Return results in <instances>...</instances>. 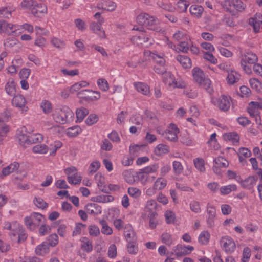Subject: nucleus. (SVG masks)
I'll return each mask as SVG.
<instances>
[{
	"label": "nucleus",
	"instance_id": "obj_1",
	"mask_svg": "<svg viewBox=\"0 0 262 262\" xmlns=\"http://www.w3.org/2000/svg\"><path fill=\"white\" fill-rule=\"evenodd\" d=\"M193 80L199 85L204 89L209 94L213 92L211 80L205 76L203 71L198 67L194 68L192 70Z\"/></svg>",
	"mask_w": 262,
	"mask_h": 262
},
{
	"label": "nucleus",
	"instance_id": "obj_2",
	"mask_svg": "<svg viewBox=\"0 0 262 262\" xmlns=\"http://www.w3.org/2000/svg\"><path fill=\"white\" fill-rule=\"evenodd\" d=\"M74 116L72 110L66 106L56 108L53 114L54 120L61 124H64L73 121Z\"/></svg>",
	"mask_w": 262,
	"mask_h": 262
},
{
	"label": "nucleus",
	"instance_id": "obj_3",
	"mask_svg": "<svg viewBox=\"0 0 262 262\" xmlns=\"http://www.w3.org/2000/svg\"><path fill=\"white\" fill-rule=\"evenodd\" d=\"M133 30L139 31V34L133 36L131 38L134 44L138 46H145L146 47L153 44V38L146 32L143 31L142 27H134Z\"/></svg>",
	"mask_w": 262,
	"mask_h": 262
},
{
	"label": "nucleus",
	"instance_id": "obj_4",
	"mask_svg": "<svg viewBox=\"0 0 262 262\" xmlns=\"http://www.w3.org/2000/svg\"><path fill=\"white\" fill-rule=\"evenodd\" d=\"M221 5L226 11L230 13L242 12L246 8V5L241 0H224Z\"/></svg>",
	"mask_w": 262,
	"mask_h": 262
},
{
	"label": "nucleus",
	"instance_id": "obj_5",
	"mask_svg": "<svg viewBox=\"0 0 262 262\" xmlns=\"http://www.w3.org/2000/svg\"><path fill=\"white\" fill-rule=\"evenodd\" d=\"M232 101L229 96L223 95L220 97H212L211 103L216 106L220 111L224 112L228 111L230 108L231 103Z\"/></svg>",
	"mask_w": 262,
	"mask_h": 262
},
{
	"label": "nucleus",
	"instance_id": "obj_6",
	"mask_svg": "<svg viewBox=\"0 0 262 262\" xmlns=\"http://www.w3.org/2000/svg\"><path fill=\"white\" fill-rule=\"evenodd\" d=\"M162 80L165 84L173 89H183L186 86V83L183 80H177L174 76L170 72L164 73L162 76Z\"/></svg>",
	"mask_w": 262,
	"mask_h": 262
},
{
	"label": "nucleus",
	"instance_id": "obj_7",
	"mask_svg": "<svg viewBox=\"0 0 262 262\" xmlns=\"http://www.w3.org/2000/svg\"><path fill=\"white\" fill-rule=\"evenodd\" d=\"M258 61L257 55L251 52L246 53L242 56L241 60V65L243 70L248 74L252 73L251 68L250 66L247 65L248 64H255Z\"/></svg>",
	"mask_w": 262,
	"mask_h": 262
},
{
	"label": "nucleus",
	"instance_id": "obj_8",
	"mask_svg": "<svg viewBox=\"0 0 262 262\" xmlns=\"http://www.w3.org/2000/svg\"><path fill=\"white\" fill-rule=\"evenodd\" d=\"M220 244L223 250L227 254L233 253L236 248L234 239L229 236L222 237L220 239Z\"/></svg>",
	"mask_w": 262,
	"mask_h": 262
},
{
	"label": "nucleus",
	"instance_id": "obj_9",
	"mask_svg": "<svg viewBox=\"0 0 262 262\" xmlns=\"http://www.w3.org/2000/svg\"><path fill=\"white\" fill-rule=\"evenodd\" d=\"M179 133V129L176 125L171 123L169 125L167 129L163 134L164 138L171 142H176L178 141V134Z\"/></svg>",
	"mask_w": 262,
	"mask_h": 262
},
{
	"label": "nucleus",
	"instance_id": "obj_10",
	"mask_svg": "<svg viewBox=\"0 0 262 262\" xmlns=\"http://www.w3.org/2000/svg\"><path fill=\"white\" fill-rule=\"evenodd\" d=\"M248 24L252 26L253 31L257 33L262 29V14L256 13L248 19Z\"/></svg>",
	"mask_w": 262,
	"mask_h": 262
},
{
	"label": "nucleus",
	"instance_id": "obj_11",
	"mask_svg": "<svg viewBox=\"0 0 262 262\" xmlns=\"http://www.w3.org/2000/svg\"><path fill=\"white\" fill-rule=\"evenodd\" d=\"M15 226L13 231L10 233V236H16L18 235V242L20 243L24 242L27 237V235L25 232V230L21 226H20L17 223H15Z\"/></svg>",
	"mask_w": 262,
	"mask_h": 262
},
{
	"label": "nucleus",
	"instance_id": "obj_12",
	"mask_svg": "<svg viewBox=\"0 0 262 262\" xmlns=\"http://www.w3.org/2000/svg\"><path fill=\"white\" fill-rule=\"evenodd\" d=\"M144 55L153 59L159 66H164L165 63V55L162 53L152 52L147 50L144 52Z\"/></svg>",
	"mask_w": 262,
	"mask_h": 262
},
{
	"label": "nucleus",
	"instance_id": "obj_13",
	"mask_svg": "<svg viewBox=\"0 0 262 262\" xmlns=\"http://www.w3.org/2000/svg\"><path fill=\"white\" fill-rule=\"evenodd\" d=\"M101 97L100 93L89 90H83V100L90 103L98 100Z\"/></svg>",
	"mask_w": 262,
	"mask_h": 262
},
{
	"label": "nucleus",
	"instance_id": "obj_14",
	"mask_svg": "<svg viewBox=\"0 0 262 262\" xmlns=\"http://www.w3.org/2000/svg\"><path fill=\"white\" fill-rule=\"evenodd\" d=\"M173 250L177 256L181 257L190 254L194 250V248L191 246H185L182 245H178L173 248Z\"/></svg>",
	"mask_w": 262,
	"mask_h": 262
},
{
	"label": "nucleus",
	"instance_id": "obj_15",
	"mask_svg": "<svg viewBox=\"0 0 262 262\" xmlns=\"http://www.w3.org/2000/svg\"><path fill=\"white\" fill-rule=\"evenodd\" d=\"M207 224L209 228H212L214 226V220L216 217V210L214 206L207 205Z\"/></svg>",
	"mask_w": 262,
	"mask_h": 262
},
{
	"label": "nucleus",
	"instance_id": "obj_16",
	"mask_svg": "<svg viewBox=\"0 0 262 262\" xmlns=\"http://www.w3.org/2000/svg\"><path fill=\"white\" fill-rule=\"evenodd\" d=\"M12 103L13 106L21 109L23 112L27 111V107L26 106L27 101L23 95H15L12 99Z\"/></svg>",
	"mask_w": 262,
	"mask_h": 262
},
{
	"label": "nucleus",
	"instance_id": "obj_17",
	"mask_svg": "<svg viewBox=\"0 0 262 262\" xmlns=\"http://www.w3.org/2000/svg\"><path fill=\"white\" fill-rule=\"evenodd\" d=\"M159 25V20L157 18L149 14L148 20L146 27L150 30H152L157 32H160L162 31V29Z\"/></svg>",
	"mask_w": 262,
	"mask_h": 262
},
{
	"label": "nucleus",
	"instance_id": "obj_18",
	"mask_svg": "<svg viewBox=\"0 0 262 262\" xmlns=\"http://www.w3.org/2000/svg\"><path fill=\"white\" fill-rule=\"evenodd\" d=\"M136 177L140 183L143 185H145L148 183L152 182L156 179L155 176L149 175L142 170L137 173Z\"/></svg>",
	"mask_w": 262,
	"mask_h": 262
},
{
	"label": "nucleus",
	"instance_id": "obj_19",
	"mask_svg": "<svg viewBox=\"0 0 262 262\" xmlns=\"http://www.w3.org/2000/svg\"><path fill=\"white\" fill-rule=\"evenodd\" d=\"M124 235L127 242H136L137 236L130 225L127 224L125 226Z\"/></svg>",
	"mask_w": 262,
	"mask_h": 262
},
{
	"label": "nucleus",
	"instance_id": "obj_20",
	"mask_svg": "<svg viewBox=\"0 0 262 262\" xmlns=\"http://www.w3.org/2000/svg\"><path fill=\"white\" fill-rule=\"evenodd\" d=\"M133 85L137 91L144 95L148 96L150 94V88L148 85L141 82H135Z\"/></svg>",
	"mask_w": 262,
	"mask_h": 262
},
{
	"label": "nucleus",
	"instance_id": "obj_21",
	"mask_svg": "<svg viewBox=\"0 0 262 262\" xmlns=\"http://www.w3.org/2000/svg\"><path fill=\"white\" fill-rule=\"evenodd\" d=\"M47 12V8L42 4H38L35 1L34 5L31 8V13L35 16H38L40 13H45Z\"/></svg>",
	"mask_w": 262,
	"mask_h": 262
},
{
	"label": "nucleus",
	"instance_id": "obj_22",
	"mask_svg": "<svg viewBox=\"0 0 262 262\" xmlns=\"http://www.w3.org/2000/svg\"><path fill=\"white\" fill-rule=\"evenodd\" d=\"M97 7L99 9L112 11L116 9V4L115 2L108 0L99 3L97 5Z\"/></svg>",
	"mask_w": 262,
	"mask_h": 262
},
{
	"label": "nucleus",
	"instance_id": "obj_23",
	"mask_svg": "<svg viewBox=\"0 0 262 262\" xmlns=\"http://www.w3.org/2000/svg\"><path fill=\"white\" fill-rule=\"evenodd\" d=\"M262 109V104L257 102L252 101L247 108L248 112L250 116L254 117L258 115V108Z\"/></svg>",
	"mask_w": 262,
	"mask_h": 262
},
{
	"label": "nucleus",
	"instance_id": "obj_24",
	"mask_svg": "<svg viewBox=\"0 0 262 262\" xmlns=\"http://www.w3.org/2000/svg\"><path fill=\"white\" fill-rule=\"evenodd\" d=\"M86 212L92 215H96L101 213V208L95 203L88 204L85 207Z\"/></svg>",
	"mask_w": 262,
	"mask_h": 262
},
{
	"label": "nucleus",
	"instance_id": "obj_25",
	"mask_svg": "<svg viewBox=\"0 0 262 262\" xmlns=\"http://www.w3.org/2000/svg\"><path fill=\"white\" fill-rule=\"evenodd\" d=\"M95 179L99 190L103 192L107 193L108 190L105 185V178L101 173H97L95 175Z\"/></svg>",
	"mask_w": 262,
	"mask_h": 262
},
{
	"label": "nucleus",
	"instance_id": "obj_26",
	"mask_svg": "<svg viewBox=\"0 0 262 262\" xmlns=\"http://www.w3.org/2000/svg\"><path fill=\"white\" fill-rule=\"evenodd\" d=\"M101 25L99 23H92L90 25V29L93 32L97 34L101 38L104 39L106 37V35L105 31L101 29Z\"/></svg>",
	"mask_w": 262,
	"mask_h": 262
},
{
	"label": "nucleus",
	"instance_id": "obj_27",
	"mask_svg": "<svg viewBox=\"0 0 262 262\" xmlns=\"http://www.w3.org/2000/svg\"><path fill=\"white\" fill-rule=\"evenodd\" d=\"M241 78L239 74L234 70H231L228 74L226 78L227 83L230 85H233L235 83L237 82Z\"/></svg>",
	"mask_w": 262,
	"mask_h": 262
},
{
	"label": "nucleus",
	"instance_id": "obj_28",
	"mask_svg": "<svg viewBox=\"0 0 262 262\" xmlns=\"http://www.w3.org/2000/svg\"><path fill=\"white\" fill-rule=\"evenodd\" d=\"M176 59L184 68L186 69L191 67V60L187 56L179 55L176 57Z\"/></svg>",
	"mask_w": 262,
	"mask_h": 262
},
{
	"label": "nucleus",
	"instance_id": "obj_29",
	"mask_svg": "<svg viewBox=\"0 0 262 262\" xmlns=\"http://www.w3.org/2000/svg\"><path fill=\"white\" fill-rule=\"evenodd\" d=\"M50 246L48 242H43L41 244L37 246L35 248V252L37 255H44L49 253Z\"/></svg>",
	"mask_w": 262,
	"mask_h": 262
},
{
	"label": "nucleus",
	"instance_id": "obj_30",
	"mask_svg": "<svg viewBox=\"0 0 262 262\" xmlns=\"http://www.w3.org/2000/svg\"><path fill=\"white\" fill-rule=\"evenodd\" d=\"M15 28V25L8 23L4 20H0V33L6 32L11 34L9 31ZM15 29L16 30V29Z\"/></svg>",
	"mask_w": 262,
	"mask_h": 262
},
{
	"label": "nucleus",
	"instance_id": "obj_31",
	"mask_svg": "<svg viewBox=\"0 0 262 262\" xmlns=\"http://www.w3.org/2000/svg\"><path fill=\"white\" fill-rule=\"evenodd\" d=\"M204 8L200 5H192L189 8V12L191 14L196 18L201 17Z\"/></svg>",
	"mask_w": 262,
	"mask_h": 262
},
{
	"label": "nucleus",
	"instance_id": "obj_32",
	"mask_svg": "<svg viewBox=\"0 0 262 262\" xmlns=\"http://www.w3.org/2000/svg\"><path fill=\"white\" fill-rule=\"evenodd\" d=\"M70 92L72 94L76 95L80 98L79 102H81L82 83L80 82L75 83L70 88Z\"/></svg>",
	"mask_w": 262,
	"mask_h": 262
},
{
	"label": "nucleus",
	"instance_id": "obj_33",
	"mask_svg": "<svg viewBox=\"0 0 262 262\" xmlns=\"http://www.w3.org/2000/svg\"><path fill=\"white\" fill-rule=\"evenodd\" d=\"M256 180L257 179L254 176L249 177L245 180L242 181L241 184L245 188L250 189L256 184Z\"/></svg>",
	"mask_w": 262,
	"mask_h": 262
},
{
	"label": "nucleus",
	"instance_id": "obj_34",
	"mask_svg": "<svg viewBox=\"0 0 262 262\" xmlns=\"http://www.w3.org/2000/svg\"><path fill=\"white\" fill-rule=\"evenodd\" d=\"M114 198L111 195L102 194L94 198V201L99 203H106L113 202Z\"/></svg>",
	"mask_w": 262,
	"mask_h": 262
},
{
	"label": "nucleus",
	"instance_id": "obj_35",
	"mask_svg": "<svg viewBox=\"0 0 262 262\" xmlns=\"http://www.w3.org/2000/svg\"><path fill=\"white\" fill-rule=\"evenodd\" d=\"M251 88L257 92L262 91V83L256 78H251L249 80Z\"/></svg>",
	"mask_w": 262,
	"mask_h": 262
},
{
	"label": "nucleus",
	"instance_id": "obj_36",
	"mask_svg": "<svg viewBox=\"0 0 262 262\" xmlns=\"http://www.w3.org/2000/svg\"><path fill=\"white\" fill-rule=\"evenodd\" d=\"M168 146L163 144H158L155 148V153L156 155L160 156L169 152Z\"/></svg>",
	"mask_w": 262,
	"mask_h": 262
},
{
	"label": "nucleus",
	"instance_id": "obj_37",
	"mask_svg": "<svg viewBox=\"0 0 262 262\" xmlns=\"http://www.w3.org/2000/svg\"><path fill=\"white\" fill-rule=\"evenodd\" d=\"M238 155L239 161L241 162H243L244 161L245 158H247L251 156V152L250 150L247 148L241 147L238 149Z\"/></svg>",
	"mask_w": 262,
	"mask_h": 262
},
{
	"label": "nucleus",
	"instance_id": "obj_38",
	"mask_svg": "<svg viewBox=\"0 0 262 262\" xmlns=\"http://www.w3.org/2000/svg\"><path fill=\"white\" fill-rule=\"evenodd\" d=\"M173 38L177 41L181 42L187 41L189 39V36L185 32L181 31H177L173 35Z\"/></svg>",
	"mask_w": 262,
	"mask_h": 262
},
{
	"label": "nucleus",
	"instance_id": "obj_39",
	"mask_svg": "<svg viewBox=\"0 0 262 262\" xmlns=\"http://www.w3.org/2000/svg\"><path fill=\"white\" fill-rule=\"evenodd\" d=\"M167 185V180L162 177L158 178L155 181L153 186L157 190L164 189Z\"/></svg>",
	"mask_w": 262,
	"mask_h": 262
},
{
	"label": "nucleus",
	"instance_id": "obj_40",
	"mask_svg": "<svg viewBox=\"0 0 262 262\" xmlns=\"http://www.w3.org/2000/svg\"><path fill=\"white\" fill-rule=\"evenodd\" d=\"M31 215L33 223H34L35 229L37 226H38L40 224L43 223L45 220V217L40 213L34 212L32 213Z\"/></svg>",
	"mask_w": 262,
	"mask_h": 262
},
{
	"label": "nucleus",
	"instance_id": "obj_41",
	"mask_svg": "<svg viewBox=\"0 0 262 262\" xmlns=\"http://www.w3.org/2000/svg\"><path fill=\"white\" fill-rule=\"evenodd\" d=\"M5 90L7 94L13 96L15 94V84L13 81H9L5 85Z\"/></svg>",
	"mask_w": 262,
	"mask_h": 262
},
{
	"label": "nucleus",
	"instance_id": "obj_42",
	"mask_svg": "<svg viewBox=\"0 0 262 262\" xmlns=\"http://www.w3.org/2000/svg\"><path fill=\"white\" fill-rule=\"evenodd\" d=\"M161 238L163 243L169 246L173 244L174 241L172 235L167 232H164L162 234Z\"/></svg>",
	"mask_w": 262,
	"mask_h": 262
},
{
	"label": "nucleus",
	"instance_id": "obj_43",
	"mask_svg": "<svg viewBox=\"0 0 262 262\" xmlns=\"http://www.w3.org/2000/svg\"><path fill=\"white\" fill-rule=\"evenodd\" d=\"M123 176L125 181L129 184H133L136 181L134 173L130 170H125L123 171Z\"/></svg>",
	"mask_w": 262,
	"mask_h": 262
},
{
	"label": "nucleus",
	"instance_id": "obj_44",
	"mask_svg": "<svg viewBox=\"0 0 262 262\" xmlns=\"http://www.w3.org/2000/svg\"><path fill=\"white\" fill-rule=\"evenodd\" d=\"M100 224L102 226L101 232L102 233L106 235H111L113 233V230L110 227L106 221L104 220H102L99 221Z\"/></svg>",
	"mask_w": 262,
	"mask_h": 262
},
{
	"label": "nucleus",
	"instance_id": "obj_45",
	"mask_svg": "<svg viewBox=\"0 0 262 262\" xmlns=\"http://www.w3.org/2000/svg\"><path fill=\"white\" fill-rule=\"evenodd\" d=\"M29 138V135H27L22 132H20L17 135V139L19 143L22 146L25 145L26 144H30Z\"/></svg>",
	"mask_w": 262,
	"mask_h": 262
},
{
	"label": "nucleus",
	"instance_id": "obj_46",
	"mask_svg": "<svg viewBox=\"0 0 262 262\" xmlns=\"http://www.w3.org/2000/svg\"><path fill=\"white\" fill-rule=\"evenodd\" d=\"M224 138L228 140L231 141L233 143H237L239 140V137L236 132H230L224 134Z\"/></svg>",
	"mask_w": 262,
	"mask_h": 262
},
{
	"label": "nucleus",
	"instance_id": "obj_47",
	"mask_svg": "<svg viewBox=\"0 0 262 262\" xmlns=\"http://www.w3.org/2000/svg\"><path fill=\"white\" fill-rule=\"evenodd\" d=\"M193 163L195 167L201 172H203L205 170L204 165V160L202 158H197L193 160Z\"/></svg>",
	"mask_w": 262,
	"mask_h": 262
},
{
	"label": "nucleus",
	"instance_id": "obj_48",
	"mask_svg": "<svg viewBox=\"0 0 262 262\" xmlns=\"http://www.w3.org/2000/svg\"><path fill=\"white\" fill-rule=\"evenodd\" d=\"M49 150V148L45 144H37L34 146L32 148V151L34 153L41 154H46Z\"/></svg>",
	"mask_w": 262,
	"mask_h": 262
},
{
	"label": "nucleus",
	"instance_id": "obj_49",
	"mask_svg": "<svg viewBox=\"0 0 262 262\" xmlns=\"http://www.w3.org/2000/svg\"><path fill=\"white\" fill-rule=\"evenodd\" d=\"M149 14L142 13L137 17V22L140 25L146 26L148 20Z\"/></svg>",
	"mask_w": 262,
	"mask_h": 262
},
{
	"label": "nucleus",
	"instance_id": "obj_50",
	"mask_svg": "<svg viewBox=\"0 0 262 262\" xmlns=\"http://www.w3.org/2000/svg\"><path fill=\"white\" fill-rule=\"evenodd\" d=\"M210 233L207 231H202L199 236V242L202 245L207 244L210 238Z\"/></svg>",
	"mask_w": 262,
	"mask_h": 262
},
{
	"label": "nucleus",
	"instance_id": "obj_51",
	"mask_svg": "<svg viewBox=\"0 0 262 262\" xmlns=\"http://www.w3.org/2000/svg\"><path fill=\"white\" fill-rule=\"evenodd\" d=\"M237 186L235 184H231L227 186H222L220 188L221 193L223 195H226L230 193L232 191H236Z\"/></svg>",
	"mask_w": 262,
	"mask_h": 262
},
{
	"label": "nucleus",
	"instance_id": "obj_52",
	"mask_svg": "<svg viewBox=\"0 0 262 262\" xmlns=\"http://www.w3.org/2000/svg\"><path fill=\"white\" fill-rule=\"evenodd\" d=\"M29 139L30 144H33L41 142L43 139V136L39 133L33 134L29 135Z\"/></svg>",
	"mask_w": 262,
	"mask_h": 262
},
{
	"label": "nucleus",
	"instance_id": "obj_53",
	"mask_svg": "<svg viewBox=\"0 0 262 262\" xmlns=\"http://www.w3.org/2000/svg\"><path fill=\"white\" fill-rule=\"evenodd\" d=\"M157 206V204L155 200L152 199L148 200L146 203L144 211L145 212H147L156 210Z\"/></svg>",
	"mask_w": 262,
	"mask_h": 262
},
{
	"label": "nucleus",
	"instance_id": "obj_54",
	"mask_svg": "<svg viewBox=\"0 0 262 262\" xmlns=\"http://www.w3.org/2000/svg\"><path fill=\"white\" fill-rule=\"evenodd\" d=\"M81 130L79 126H74L69 127L67 130V134L70 137H74L76 136Z\"/></svg>",
	"mask_w": 262,
	"mask_h": 262
},
{
	"label": "nucleus",
	"instance_id": "obj_55",
	"mask_svg": "<svg viewBox=\"0 0 262 262\" xmlns=\"http://www.w3.org/2000/svg\"><path fill=\"white\" fill-rule=\"evenodd\" d=\"M97 85L99 88L103 92H106L109 89V84L107 81L104 78H99L97 80Z\"/></svg>",
	"mask_w": 262,
	"mask_h": 262
},
{
	"label": "nucleus",
	"instance_id": "obj_56",
	"mask_svg": "<svg viewBox=\"0 0 262 262\" xmlns=\"http://www.w3.org/2000/svg\"><path fill=\"white\" fill-rule=\"evenodd\" d=\"M40 107L42 111L45 114H49L51 112L52 106L51 103L48 100H44L40 104Z\"/></svg>",
	"mask_w": 262,
	"mask_h": 262
},
{
	"label": "nucleus",
	"instance_id": "obj_57",
	"mask_svg": "<svg viewBox=\"0 0 262 262\" xmlns=\"http://www.w3.org/2000/svg\"><path fill=\"white\" fill-rule=\"evenodd\" d=\"M189 49V45L186 41L180 42L177 46L176 51L177 52H182L183 53H187Z\"/></svg>",
	"mask_w": 262,
	"mask_h": 262
},
{
	"label": "nucleus",
	"instance_id": "obj_58",
	"mask_svg": "<svg viewBox=\"0 0 262 262\" xmlns=\"http://www.w3.org/2000/svg\"><path fill=\"white\" fill-rule=\"evenodd\" d=\"M35 206L40 209H44L48 207V204L46 203L42 198L35 197L33 200Z\"/></svg>",
	"mask_w": 262,
	"mask_h": 262
},
{
	"label": "nucleus",
	"instance_id": "obj_59",
	"mask_svg": "<svg viewBox=\"0 0 262 262\" xmlns=\"http://www.w3.org/2000/svg\"><path fill=\"white\" fill-rule=\"evenodd\" d=\"M127 252L133 255H136L138 252V247L136 242H128Z\"/></svg>",
	"mask_w": 262,
	"mask_h": 262
},
{
	"label": "nucleus",
	"instance_id": "obj_60",
	"mask_svg": "<svg viewBox=\"0 0 262 262\" xmlns=\"http://www.w3.org/2000/svg\"><path fill=\"white\" fill-rule=\"evenodd\" d=\"M62 145V143L59 141H55L50 145L49 149L51 151L50 155H54L57 149H59Z\"/></svg>",
	"mask_w": 262,
	"mask_h": 262
},
{
	"label": "nucleus",
	"instance_id": "obj_61",
	"mask_svg": "<svg viewBox=\"0 0 262 262\" xmlns=\"http://www.w3.org/2000/svg\"><path fill=\"white\" fill-rule=\"evenodd\" d=\"M172 167L174 173L176 175L179 176L181 174L183 171V166L182 164L177 161H174L172 163Z\"/></svg>",
	"mask_w": 262,
	"mask_h": 262
},
{
	"label": "nucleus",
	"instance_id": "obj_62",
	"mask_svg": "<svg viewBox=\"0 0 262 262\" xmlns=\"http://www.w3.org/2000/svg\"><path fill=\"white\" fill-rule=\"evenodd\" d=\"M12 9L8 7L0 8V17L9 18L11 17Z\"/></svg>",
	"mask_w": 262,
	"mask_h": 262
},
{
	"label": "nucleus",
	"instance_id": "obj_63",
	"mask_svg": "<svg viewBox=\"0 0 262 262\" xmlns=\"http://www.w3.org/2000/svg\"><path fill=\"white\" fill-rule=\"evenodd\" d=\"M159 169V165L158 164H154L145 167L142 169L145 173L150 175L151 173L156 172Z\"/></svg>",
	"mask_w": 262,
	"mask_h": 262
},
{
	"label": "nucleus",
	"instance_id": "obj_64",
	"mask_svg": "<svg viewBox=\"0 0 262 262\" xmlns=\"http://www.w3.org/2000/svg\"><path fill=\"white\" fill-rule=\"evenodd\" d=\"M189 207L190 210L194 213H200L201 211L200 202L197 201H192L190 203Z\"/></svg>",
	"mask_w": 262,
	"mask_h": 262
}]
</instances>
